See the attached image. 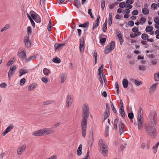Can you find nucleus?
Wrapping results in <instances>:
<instances>
[{"label":"nucleus","instance_id":"obj_1","mask_svg":"<svg viewBox=\"0 0 159 159\" xmlns=\"http://www.w3.org/2000/svg\"><path fill=\"white\" fill-rule=\"evenodd\" d=\"M145 129L148 136L151 138H154L156 136V131L155 127L152 125H146Z\"/></svg>","mask_w":159,"mask_h":159},{"label":"nucleus","instance_id":"obj_2","mask_svg":"<svg viewBox=\"0 0 159 159\" xmlns=\"http://www.w3.org/2000/svg\"><path fill=\"white\" fill-rule=\"evenodd\" d=\"M82 120L81 121L87 122L90 112L89 107L87 104L84 103L83 104L82 106Z\"/></svg>","mask_w":159,"mask_h":159},{"label":"nucleus","instance_id":"obj_3","mask_svg":"<svg viewBox=\"0 0 159 159\" xmlns=\"http://www.w3.org/2000/svg\"><path fill=\"white\" fill-rule=\"evenodd\" d=\"M148 118L149 124L154 125L157 123V115L155 111L152 110L150 112L148 115Z\"/></svg>","mask_w":159,"mask_h":159},{"label":"nucleus","instance_id":"obj_4","mask_svg":"<svg viewBox=\"0 0 159 159\" xmlns=\"http://www.w3.org/2000/svg\"><path fill=\"white\" fill-rule=\"evenodd\" d=\"M99 146L102 151V154L104 156H107L108 152L107 146L102 139L99 140Z\"/></svg>","mask_w":159,"mask_h":159},{"label":"nucleus","instance_id":"obj_5","mask_svg":"<svg viewBox=\"0 0 159 159\" xmlns=\"http://www.w3.org/2000/svg\"><path fill=\"white\" fill-rule=\"evenodd\" d=\"M81 133L82 136L85 138L86 134L87 128V122L81 121Z\"/></svg>","mask_w":159,"mask_h":159},{"label":"nucleus","instance_id":"obj_6","mask_svg":"<svg viewBox=\"0 0 159 159\" xmlns=\"http://www.w3.org/2000/svg\"><path fill=\"white\" fill-rule=\"evenodd\" d=\"M115 45V44L114 41H112L110 43L109 45L106 46V50L104 51L105 53L107 54L111 52L114 49Z\"/></svg>","mask_w":159,"mask_h":159},{"label":"nucleus","instance_id":"obj_7","mask_svg":"<svg viewBox=\"0 0 159 159\" xmlns=\"http://www.w3.org/2000/svg\"><path fill=\"white\" fill-rule=\"evenodd\" d=\"M29 38L30 36L29 35H26L24 39V42L25 47L28 48H30L31 46V42Z\"/></svg>","mask_w":159,"mask_h":159},{"label":"nucleus","instance_id":"obj_8","mask_svg":"<svg viewBox=\"0 0 159 159\" xmlns=\"http://www.w3.org/2000/svg\"><path fill=\"white\" fill-rule=\"evenodd\" d=\"M43 136L53 134L55 131L51 128H44L42 129Z\"/></svg>","mask_w":159,"mask_h":159},{"label":"nucleus","instance_id":"obj_9","mask_svg":"<svg viewBox=\"0 0 159 159\" xmlns=\"http://www.w3.org/2000/svg\"><path fill=\"white\" fill-rule=\"evenodd\" d=\"M66 98V108H69L72 104L73 102V99L69 95L67 96Z\"/></svg>","mask_w":159,"mask_h":159},{"label":"nucleus","instance_id":"obj_10","mask_svg":"<svg viewBox=\"0 0 159 159\" xmlns=\"http://www.w3.org/2000/svg\"><path fill=\"white\" fill-rule=\"evenodd\" d=\"M26 147V145L25 144L19 147L17 149V152L18 155H20L22 153L25 151Z\"/></svg>","mask_w":159,"mask_h":159},{"label":"nucleus","instance_id":"obj_11","mask_svg":"<svg viewBox=\"0 0 159 159\" xmlns=\"http://www.w3.org/2000/svg\"><path fill=\"white\" fill-rule=\"evenodd\" d=\"M16 69V65H14L13 66H11L10 68L8 74V76L9 79L12 76L13 74L15 73Z\"/></svg>","mask_w":159,"mask_h":159},{"label":"nucleus","instance_id":"obj_12","mask_svg":"<svg viewBox=\"0 0 159 159\" xmlns=\"http://www.w3.org/2000/svg\"><path fill=\"white\" fill-rule=\"evenodd\" d=\"M17 55L21 60H23L26 57V51L25 50H24L20 52H18Z\"/></svg>","mask_w":159,"mask_h":159},{"label":"nucleus","instance_id":"obj_13","mask_svg":"<svg viewBox=\"0 0 159 159\" xmlns=\"http://www.w3.org/2000/svg\"><path fill=\"white\" fill-rule=\"evenodd\" d=\"M93 142V134L92 132L90 133L89 136V141L88 142V145L91 147L92 145Z\"/></svg>","mask_w":159,"mask_h":159},{"label":"nucleus","instance_id":"obj_14","mask_svg":"<svg viewBox=\"0 0 159 159\" xmlns=\"http://www.w3.org/2000/svg\"><path fill=\"white\" fill-rule=\"evenodd\" d=\"M116 33L117 36L119 39L120 44L121 45L123 43L124 41V39H123V35L121 34L120 31H116Z\"/></svg>","mask_w":159,"mask_h":159},{"label":"nucleus","instance_id":"obj_15","mask_svg":"<svg viewBox=\"0 0 159 159\" xmlns=\"http://www.w3.org/2000/svg\"><path fill=\"white\" fill-rule=\"evenodd\" d=\"M14 128V125L12 124L10 125L7 128L4 130L2 133V135L4 136L7 133L10 132L11 129Z\"/></svg>","mask_w":159,"mask_h":159},{"label":"nucleus","instance_id":"obj_16","mask_svg":"<svg viewBox=\"0 0 159 159\" xmlns=\"http://www.w3.org/2000/svg\"><path fill=\"white\" fill-rule=\"evenodd\" d=\"M80 50L81 52H84V38H82L80 39Z\"/></svg>","mask_w":159,"mask_h":159},{"label":"nucleus","instance_id":"obj_17","mask_svg":"<svg viewBox=\"0 0 159 159\" xmlns=\"http://www.w3.org/2000/svg\"><path fill=\"white\" fill-rule=\"evenodd\" d=\"M100 16L99 15H98L97 16V19L93 23L92 30H93L94 29L97 28L99 25V21L100 19Z\"/></svg>","mask_w":159,"mask_h":159},{"label":"nucleus","instance_id":"obj_18","mask_svg":"<svg viewBox=\"0 0 159 159\" xmlns=\"http://www.w3.org/2000/svg\"><path fill=\"white\" fill-rule=\"evenodd\" d=\"M42 129L35 131L32 133V135L35 136H43Z\"/></svg>","mask_w":159,"mask_h":159},{"label":"nucleus","instance_id":"obj_19","mask_svg":"<svg viewBox=\"0 0 159 159\" xmlns=\"http://www.w3.org/2000/svg\"><path fill=\"white\" fill-rule=\"evenodd\" d=\"M118 127L119 129V133L120 134H121L123 133L124 131L123 129L124 128V125L122 121H120V122L119 124L118 125Z\"/></svg>","mask_w":159,"mask_h":159},{"label":"nucleus","instance_id":"obj_20","mask_svg":"<svg viewBox=\"0 0 159 159\" xmlns=\"http://www.w3.org/2000/svg\"><path fill=\"white\" fill-rule=\"evenodd\" d=\"M143 119L138 118V127L139 129H141L143 127Z\"/></svg>","mask_w":159,"mask_h":159},{"label":"nucleus","instance_id":"obj_21","mask_svg":"<svg viewBox=\"0 0 159 159\" xmlns=\"http://www.w3.org/2000/svg\"><path fill=\"white\" fill-rule=\"evenodd\" d=\"M61 80L62 83H64L66 79V75L65 73H62L60 75Z\"/></svg>","mask_w":159,"mask_h":159},{"label":"nucleus","instance_id":"obj_22","mask_svg":"<svg viewBox=\"0 0 159 159\" xmlns=\"http://www.w3.org/2000/svg\"><path fill=\"white\" fill-rule=\"evenodd\" d=\"M82 145L81 144H80L79 145V147L77 151V153L78 156H80L81 155L82 153Z\"/></svg>","mask_w":159,"mask_h":159},{"label":"nucleus","instance_id":"obj_23","mask_svg":"<svg viewBox=\"0 0 159 159\" xmlns=\"http://www.w3.org/2000/svg\"><path fill=\"white\" fill-rule=\"evenodd\" d=\"M65 43L58 44L56 43L54 45V47L56 49H61L65 45Z\"/></svg>","mask_w":159,"mask_h":159},{"label":"nucleus","instance_id":"obj_24","mask_svg":"<svg viewBox=\"0 0 159 159\" xmlns=\"http://www.w3.org/2000/svg\"><path fill=\"white\" fill-rule=\"evenodd\" d=\"M122 84L123 87L125 88H126L128 86V81L127 79H124L122 81Z\"/></svg>","mask_w":159,"mask_h":159},{"label":"nucleus","instance_id":"obj_25","mask_svg":"<svg viewBox=\"0 0 159 159\" xmlns=\"http://www.w3.org/2000/svg\"><path fill=\"white\" fill-rule=\"evenodd\" d=\"M43 72L45 75L48 76L50 73V71L49 69L45 68L43 69Z\"/></svg>","mask_w":159,"mask_h":159},{"label":"nucleus","instance_id":"obj_26","mask_svg":"<svg viewBox=\"0 0 159 159\" xmlns=\"http://www.w3.org/2000/svg\"><path fill=\"white\" fill-rule=\"evenodd\" d=\"M28 72V70L27 69H21L20 70L19 76L20 77L22 75L25 74Z\"/></svg>","mask_w":159,"mask_h":159},{"label":"nucleus","instance_id":"obj_27","mask_svg":"<svg viewBox=\"0 0 159 159\" xmlns=\"http://www.w3.org/2000/svg\"><path fill=\"white\" fill-rule=\"evenodd\" d=\"M110 111L107 110H105L104 116V121L109 116Z\"/></svg>","mask_w":159,"mask_h":159},{"label":"nucleus","instance_id":"obj_28","mask_svg":"<svg viewBox=\"0 0 159 159\" xmlns=\"http://www.w3.org/2000/svg\"><path fill=\"white\" fill-rule=\"evenodd\" d=\"M15 59L14 58L11 59L6 64V65L7 66H10L13 64L14 62Z\"/></svg>","mask_w":159,"mask_h":159},{"label":"nucleus","instance_id":"obj_29","mask_svg":"<svg viewBox=\"0 0 159 159\" xmlns=\"http://www.w3.org/2000/svg\"><path fill=\"white\" fill-rule=\"evenodd\" d=\"M36 85H35V84H33L31 85H30L28 88V90L29 91H31L33 90V89L36 88Z\"/></svg>","mask_w":159,"mask_h":159},{"label":"nucleus","instance_id":"obj_30","mask_svg":"<svg viewBox=\"0 0 159 159\" xmlns=\"http://www.w3.org/2000/svg\"><path fill=\"white\" fill-rule=\"evenodd\" d=\"M119 112L121 116L123 117H125V114L124 111V108H120Z\"/></svg>","mask_w":159,"mask_h":159},{"label":"nucleus","instance_id":"obj_31","mask_svg":"<svg viewBox=\"0 0 159 159\" xmlns=\"http://www.w3.org/2000/svg\"><path fill=\"white\" fill-rule=\"evenodd\" d=\"M156 89V84L152 85L150 88L149 91L150 92L154 91Z\"/></svg>","mask_w":159,"mask_h":159},{"label":"nucleus","instance_id":"obj_32","mask_svg":"<svg viewBox=\"0 0 159 159\" xmlns=\"http://www.w3.org/2000/svg\"><path fill=\"white\" fill-rule=\"evenodd\" d=\"M92 54L95 57V63L96 64L97 60V55L96 51H93L92 52Z\"/></svg>","mask_w":159,"mask_h":159},{"label":"nucleus","instance_id":"obj_33","mask_svg":"<svg viewBox=\"0 0 159 159\" xmlns=\"http://www.w3.org/2000/svg\"><path fill=\"white\" fill-rule=\"evenodd\" d=\"M52 61L53 62L56 63H59L61 61L60 59L57 57L53 58L52 59Z\"/></svg>","mask_w":159,"mask_h":159},{"label":"nucleus","instance_id":"obj_34","mask_svg":"<svg viewBox=\"0 0 159 159\" xmlns=\"http://www.w3.org/2000/svg\"><path fill=\"white\" fill-rule=\"evenodd\" d=\"M89 23L88 21L82 24H80L79 25V26L81 27L85 28L88 26Z\"/></svg>","mask_w":159,"mask_h":159},{"label":"nucleus","instance_id":"obj_35","mask_svg":"<svg viewBox=\"0 0 159 159\" xmlns=\"http://www.w3.org/2000/svg\"><path fill=\"white\" fill-rule=\"evenodd\" d=\"M153 28L152 26H147L145 29V31L147 32H151Z\"/></svg>","mask_w":159,"mask_h":159},{"label":"nucleus","instance_id":"obj_36","mask_svg":"<svg viewBox=\"0 0 159 159\" xmlns=\"http://www.w3.org/2000/svg\"><path fill=\"white\" fill-rule=\"evenodd\" d=\"M36 57L35 56H32L29 57L25 60V62H28L30 61L33 59H35Z\"/></svg>","mask_w":159,"mask_h":159},{"label":"nucleus","instance_id":"obj_37","mask_svg":"<svg viewBox=\"0 0 159 159\" xmlns=\"http://www.w3.org/2000/svg\"><path fill=\"white\" fill-rule=\"evenodd\" d=\"M159 145V142H158L152 148V149L153 150L154 153L155 154L157 151V147Z\"/></svg>","mask_w":159,"mask_h":159},{"label":"nucleus","instance_id":"obj_38","mask_svg":"<svg viewBox=\"0 0 159 159\" xmlns=\"http://www.w3.org/2000/svg\"><path fill=\"white\" fill-rule=\"evenodd\" d=\"M149 36L147 34H143L141 35L142 39L144 40H147Z\"/></svg>","mask_w":159,"mask_h":159},{"label":"nucleus","instance_id":"obj_39","mask_svg":"<svg viewBox=\"0 0 159 159\" xmlns=\"http://www.w3.org/2000/svg\"><path fill=\"white\" fill-rule=\"evenodd\" d=\"M74 2L75 6L78 8H79V6L80 5V3L79 0H75Z\"/></svg>","mask_w":159,"mask_h":159},{"label":"nucleus","instance_id":"obj_40","mask_svg":"<svg viewBox=\"0 0 159 159\" xmlns=\"http://www.w3.org/2000/svg\"><path fill=\"white\" fill-rule=\"evenodd\" d=\"M107 29V25L106 22V20L105 22L103 24L102 27V30L104 32H106Z\"/></svg>","mask_w":159,"mask_h":159},{"label":"nucleus","instance_id":"obj_41","mask_svg":"<svg viewBox=\"0 0 159 159\" xmlns=\"http://www.w3.org/2000/svg\"><path fill=\"white\" fill-rule=\"evenodd\" d=\"M142 12L145 15H147L149 14V11L147 8H143L142 9Z\"/></svg>","mask_w":159,"mask_h":159},{"label":"nucleus","instance_id":"obj_42","mask_svg":"<svg viewBox=\"0 0 159 159\" xmlns=\"http://www.w3.org/2000/svg\"><path fill=\"white\" fill-rule=\"evenodd\" d=\"M118 119L116 118L114 121V128L116 129L117 128V124L118 121Z\"/></svg>","mask_w":159,"mask_h":159},{"label":"nucleus","instance_id":"obj_43","mask_svg":"<svg viewBox=\"0 0 159 159\" xmlns=\"http://www.w3.org/2000/svg\"><path fill=\"white\" fill-rule=\"evenodd\" d=\"M143 111L142 109L141 108H140L138 112V118H142L141 117L142 112Z\"/></svg>","mask_w":159,"mask_h":159},{"label":"nucleus","instance_id":"obj_44","mask_svg":"<svg viewBox=\"0 0 159 159\" xmlns=\"http://www.w3.org/2000/svg\"><path fill=\"white\" fill-rule=\"evenodd\" d=\"M54 101L52 100H48L46 101L45 102H43V104L44 105H48L51 104H52L53 103Z\"/></svg>","mask_w":159,"mask_h":159},{"label":"nucleus","instance_id":"obj_45","mask_svg":"<svg viewBox=\"0 0 159 159\" xmlns=\"http://www.w3.org/2000/svg\"><path fill=\"white\" fill-rule=\"evenodd\" d=\"M154 79L156 81L159 80V72L157 73H155L154 75Z\"/></svg>","mask_w":159,"mask_h":159},{"label":"nucleus","instance_id":"obj_46","mask_svg":"<svg viewBox=\"0 0 159 159\" xmlns=\"http://www.w3.org/2000/svg\"><path fill=\"white\" fill-rule=\"evenodd\" d=\"M140 23L142 24L145 23L146 21V18L143 17H141L139 19Z\"/></svg>","mask_w":159,"mask_h":159},{"label":"nucleus","instance_id":"obj_47","mask_svg":"<svg viewBox=\"0 0 159 159\" xmlns=\"http://www.w3.org/2000/svg\"><path fill=\"white\" fill-rule=\"evenodd\" d=\"M41 19L39 15H37L35 20V21L37 23H40L41 22Z\"/></svg>","mask_w":159,"mask_h":159},{"label":"nucleus","instance_id":"obj_48","mask_svg":"<svg viewBox=\"0 0 159 159\" xmlns=\"http://www.w3.org/2000/svg\"><path fill=\"white\" fill-rule=\"evenodd\" d=\"M146 69V66L143 65H140L139 66V69L141 70H145Z\"/></svg>","mask_w":159,"mask_h":159},{"label":"nucleus","instance_id":"obj_49","mask_svg":"<svg viewBox=\"0 0 159 159\" xmlns=\"http://www.w3.org/2000/svg\"><path fill=\"white\" fill-rule=\"evenodd\" d=\"M32 30L30 26H28L27 27V35H29L30 36V35L31 34Z\"/></svg>","mask_w":159,"mask_h":159},{"label":"nucleus","instance_id":"obj_50","mask_svg":"<svg viewBox=\"0 0 159 159\" xmlns=\"http://www.w3.org/2000/svg\"><path fill=\"white\" fill-rule=\"evenodd\" d=\"M9 27V25L7 24L5 25V26L2 28L1 30V31L2 32H3L5 30H7V29H8Z\"/></svg>","mask_w":159,"mask_h":159},{"label":"nucleus","instance_id":"obj_51","mask_svg":"<svg viewBox=\"0 0 159 159\" xmlns=\"http://www.w3.org/2000/svg\"><path fill=\"white\" fill-rule=\"evenodd\" d=\"M115 85H116V90H117L116 93L117 94H118L119 93L120 89H119V87L118 84L117 82H116V83Z\"/></svg>","mask_w":159,"mask_h":159},{"label":"nucleus","instance_id":"obj_52","mask_svg":"<svg viewBox=\"0 0 159 159\" xmlns=\"http://www.w3.org/2000/svg\"><path fill=\"white\" fill-rule=\"evenodd\" d=\"M41 80L45 84H46L48 83V80L47 78L43 77L42 78Z\"/></svg>","mask_w":159,"mask_h":159},{"label":"nucleus","instance_id":"obj_53","mask_svg":"<svg viewBox=\"0 0 159 159\" xmlns=\"http://www.w3.org/2000/svg\"><path fill=\"white\" fill-rule=\"evenodd\" d=\"M125 2H122L119 3V7L121 8H122L124 7H125Z\"/></svg>","mask_w":159,"mask_h":159},{"label":"nucleus","instance_id":"obj_54","mask_svg":"<svg viewBox=\"0 0 159 159\" xmlns=\"http://www.w3.org/2000/svg\"><path fill=\"white\" fill-rule=\"evenodd\" d=\"M157 4L155 3L152 4L151 5V7L152 8H153L154 10L157 9Z\"/></svg>","mask_w":159,"mask_h":159},{"label":"nucleus","instance_id":"obj_55","mask_svg":"<svg viewBox=\"0 0 159 159\" xmlns=\"http://www.w3.org/2000/svg\"><path fill=\"white\" fill-rule=\"evenodd\" d=\"M25 82V78H22L20 80V84L21 85H23Z\"/></svg>","mask_w":159,"mask_h":159},{"label":"nucleus","instance_id":"obj_56","mask_svg":"<svg viewBox=\"0 0 159 159\" xmlns=\"http://www.w3.org/2000/svg\"><path fill=\"white\" fill-rule=\"evenodd\" d=\"M154 21L156 23H159V17L156 16L154 18Z\"/></svg>","mask_w":159,"mask_h":159},{"label":"nucleus","instance_id":"obj_57","mask_svg":"<svg viewBox=\"0 0 159 159\" xmlns=\"http://www.w3.org/2000/svg\"><path fill=\"white\" fill-rule=\"evenodd\" d=\"M134 2V0H127L126 2V4L130 5L132 4Z\"/></svg>","mask_w":159,"mask_h":159},{"label":"nucleus","instance_id":"obj_58","mask_svg":"<svg viewBox=\"0 0 159 159\" xmlns=\"http://www.w3.org/2000/svg\"><path fill=\"white\" fill-rule=\"evenodd\" d=\"M132 31L133 32H134V33H136V32L139 31L138 27H134L132 28Z\"/></svg>","mask_w":159,"mask_h":159},{"label":"nucleus","instance_id":"obj_59","mask_svg":"<svg viewBox=\"0 0 159 159\" xmlns=\"http://www.w3.org/2000/svg\"><path fill=\"white\" fill-rule=\"evenodd\" d=\"M128 24L130 26H133L134 25V22L132 20H130L128 21Z\"/></svg>","mask_w":159,"mask_h":159},{"label":"nucleus","instance_id":"obj_60","mask_svg":"<svg viewBox=\"0 0 159 159\" xmlns=\"http://www.w3.org/2000/svg\"><path fill=\"white\" fill-rule=\"evenodd\" d=\"M134 83L137 85L139 86L142 84V82L141 81H138L137 80H135L134 81Z\"/></svg>","mask_w":159,"mask_h":159},{"label":"nucleus","instance_id":"obj_61","mask_svg":"<svg viewBox=\"0 0 159 159\" xmlns=\"http://www.w3.org/2000/svg\"><path fill=\"white\" fill-rule=\"evenodd\" d=\"M155 34H157L156 36V38L157 39H159V29L157 30L155 32Z\"/></svg>","mask_w":159,"mask_h":159},{"label":"nucleus","instance_id":"obj_62","mask_svg":"<svg viewBox=\"0 0 159 159\" xmlns=\"http://www.w3.org/2000/svg\"><path fill=\"white\" fill-rule=\"evenodd\" d=\"M131 14L133 15H137L138 14V11L137 10H134L132 11Z\"/></svg>","mask_w":159,"mask_h":159},{"label":"nucleus","instance_id":"obj_63","mask_svg":"<svg viewBox=\"0 0 159 159\" xmlns=\"http://www.w3.org/2000/svg\"><path fill=\"white\" fill-rule=\"evenodd\" d=\"M120 105L119 106L120 108H124L123 103L121 99H120Z\"/></svg>","mask_w":159,"mask_h":159},{"label":"nucleus","instance_id":"obj_64","mask_svg":"<svg viewBox=\"0 0 159 159\" xmlns=\"http://www.w3.org/2000/svg\"><path fill=\"white\" fill-rule=\"evenodd\" d=\"M128 116L130 119H132L134 117L133 113L132 112L129 113L128 114Z\"/></svg>","mask_w":159,"mask_h":159}]
</instances>
